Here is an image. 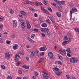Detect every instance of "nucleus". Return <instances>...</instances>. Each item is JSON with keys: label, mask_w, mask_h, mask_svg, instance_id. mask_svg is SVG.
I'll list each match as a JSON object with an SVG mask.
<instances>
[{"label": "nucleus", "mask_w": 79, "mask_h": 79, "mask_svg": "<svg viewBox=\"0 0 79 79\" xmlns=\"http://www.w3.org/2000/svg\"><path fill=\"white\" fill-rule=\"evenodd\" d=\"M1 66L2 69H5L6 68L5 66H4V65H2Z\"/></svg>", "instance_id": "nucleus-28"}, {"label": "nucleus", "mask_w": 79, "mask_h": 79, "mask_svg": "<svg viewBox=\"0 0 79 79\" xmlns=\"http://www.w3.org/2000/svg\"><path fill=\"white\" fill-rule=\"evenodd\" d=\"M37 4H38V5H42V3L40 2H37Z\"/></svg>", "instance_id": "nucleus-40"}, {"label": "nucleus", "mask_w": 79, "mask_h": 79, "mask_svg": "<svg viewBox=\"0 0 79 79\" xmlns=\"http://www.w3.org/2000/svg\"><path fill=\"white\" fill-rule=\"evenodd\" d=\"M58 72H56L55 73L56 74V75H57L58 76Z\"/></svg>", "instance_id": "nucleus-57"}, {"label": "nucleus", "mask_w": 79, "mask_h": 79, "mask_svg": "<svg viewBox=\"0 0 79 79\" xmlns=\"http://www.w3.org/2000/svg\"><path fill=\"white\" fill-rule=\"evenodd\" d=\"M35 36V35L34 34H32L31 35V38H32V39H33V38H34V37Z\"/></svg>", "instance_id": "nucleus-42"}, {"label": "nucleus", "mask_w": 79, "mask_h": 79, "mask_svg": "<svg viewBox=\"0 0 79 79\" xmlns=\"http://www.w3.org/2000/svg\"><path fill=\"white\" fill-rule=\"evenodd\" d=\"M28 40L30 41V42H32V40L29 37H28L27 38Z\"/></svg>", "instance_id": "nucleus-23"}, {"label": "nucleus", "mask_w": 79, "mask_h": 79, "mask_svg": "<svg viewBox=\"0 0 79 79\" xmlns=\"http://www.w3.org/2000/svg\"><path fill=\"white\" fill-rule=\"evenodd\" d=\"M18 72L19 74L22 73V71H21L20 70H18Z\"/></svg>", "instance_id": "nucleus-44"}, {"label": "nucleus", "mask_w": 79, "mask_h": 79, "mask_svg": "<svg viewBox=\"0 0 79 79\" xmlns=\"http://www.w3.org/2000/svg\"><path fill=\"white\" fill-rule=\"evenodd\" d=\"M45 79H52L48 77H47Z\"/></svg>", "instance_id": "nucleus-64"}, {"label": "nucleus", "mask_w": 79, "mask_h": 79, "mask_svg": "<svg viewBox=\"0 0 79 79\" xmlns=\"http://www.w3.org/2000/svg\"><path fill=\"white\" fill-rule=\"evenodd\" d=\"M19 55V54H17L15 55V56L16 57H17Z\"/></svg>", "instance_id": "nucleus-61"}, {"label": "nucleus", "mask_w": 79, "mask_h": 79, "mask_svg": "<svg viewBox=\"0 0 79 79\" xmlns=\"http://www.w3.org/2000/svg\"><path fill=\"white\" fill-rule=\"evenodd\" d=\"M21 14L22 15H23V16H26L27 15V14L24 12V11H22L20 12Z\"/></svg>", "instance_id": "nucleus-12"}, {"label": "nucleus", "mask_w": 79, "mask_h": 79, "mask_svg": "<svg viewBox=\"0 0 79 79\" xmlns=\"http://www.w3.org/2000/svg\"><path fill=\"white\" fill-rule=\"evenodd\" d=\"M31 54L33 56H34V55H35V52H34V51L31 52Z\"/></svg>", "instance_id": "nucleus-34"}, {"label": "nucleus", "mask_w": 79, "mask_h": 79, "mask_svg": "<svg viewBox=\"0 0 79 79\" xmlns=\"http://www.w3.org/2000/svg\"><path fill=\"white\" fill-rule=\"evenodd\" d=\"M41 35L43 37H45V35L44 34V33H42Z\"/></svg>", "instance_id": "nucleus-53"}, {"label": "nucleus", "mask_w": 79, "mask_h": 79, "mask_svg": "<svg viewBox=\"0 0 79 79\" xmlns=\"http://www.w3.org/2000/svg\"><path fill=\"white\" fill-rule=\"evenodd\" d=\"M46 21L47 22V23H48L49 24L51 23V22H50V20L49 19H47L46 20Z\"/></svg>", "instance_id": "nucleus-27"}, {"label": "nucleus", "mask_w": 79, "mask_h": 79, "mask_svg": "<svg viewBox=\"0 0 79 79\" xmlns=\"http://www.w3.org/2000/svg\"><path fill=\"white\" fill-rule=\"evenodd\" d=\"M63 74V73L62 72H59L58 73V76H61Z\"/></svg>", "instance_id": "nucleus-30"}, {"label": "nucleus", "mask_w": 79, "mask_h": 79, "mask_svg": "<svg viewBox=\"0 0 79 79\" xmlns=\"http://www.w3.org/2000/svg\"><path fill=\"white\" fill-rule=\"evenodd\" d=\"M33 31H34V32H39V30H38V29H37V28H35L33 29Z\"/></svg>", "instance_id": "nucleus-25"}, {"label": "nucleus", "mask_w": 79, "mask_h": 79, "mask_svg": "<svg viewBox=\"0 0 79 79\" xmlns=\"http://www.w3.org/2000/svg\"><path fill=\"white\" fill-rule=\"evenodd\" d=\"M34 16H35V17H37V14L36 13H35L34 14Z\"/></svg>", "instance_id": "nucleus-58"}, {"label": "nucleus", "mask_w": 79, "mask_h": 79, "mask_svg": "<svg viewBox=\"0 0 79 79\" xmlns=\"http://www.w3.org/2000/svg\"><path fill=\"white\" fill-rule=\"evenodd\" d=\"M17 25V22L16 21V20H14L13 22V27L15 28V27H16Z\"/></svg>", "instance_id": "nucleus-4"}, {"label": "nucleus", "mask_w": 79, "mask_h": 79, "mask_svg": "<svg viewBox=\"0 0 79 79\" xmlns=\"http://www.w3.org/2000/svg\"><path fill=\"white\" fill-rule=\"evenodd\" d=\"M70 61L73 63H77L79 61V60L73 57L70 59Z\"/></svg>", "instance_id": "nucleus-1"}, {"label": "nucleus", "mask_w": 79, "mask_h": 79, "mask_svg": "<svg viewBox=\"0 0 79 79\" xmlns=\"http://www.w3.org/2000/svg\"><path fill=\"white\" fill-rule=\"evenodd\" d=\"M44 32H45L46 33H48L49 32V29H48V28H46L44 29Z\"/></svg>", "instance_id": "nucleus-11"}, {"label": "nucleus", "mask_w": 79, "mask_h": 79, "mask_svg": "<svg viewBox=\"0 0 79 79\" xmlns=\"http://www.w3.org/2000/svg\"><path fill=\"white\" fill-rule=\"evenodd\" d=\"M43 76L44 78H45L44 79H46L48 77L47 76L45 75V74H43Z\"/></svg>", "instance_id": "nucleus-24"}, {"label": "nucleus", "mask_w": 79, "mask_h": 79, "mask_svg": "<svg viewBox=\"0 0 79 79\" xmlns=\"http://www.w3.org/2000/svg\"><path fill=\"white\" fill-rule=\"evenodd\" d=\"M44 52H42V53H41V54H40V56H41V55L42 56H44Z\"/></svg>", "instance_id": "nucleus-46"}, {"label": "nucleus", "mask_w": 79, "mask_h": 79, "mask_svg": "<svg viewBox=\"0 0 79 79\" xmlns=\"http://www.w3.org/2000/svg\"><path fill=\"white\" fill-rule=\"evenodd\" d=\"M21 25L23 26L24 27H26V24L24 23H22V24H21Z\"/></svg>", "instance_id": "nucleus-31"}, {"label": "nucleus", "mask_w": 79, "mask_h": 79, "mask_svg": "<svg viewBox=\"0 0 79 79\" xmlns=\"http://www.w3.org/2000/svg\"><path fill=\"white\" fill-rule=\"evenodd\" d=\"M6 44H10V43H11V42L10 41H8L7 42H6Z\"/></svg>", "instance_id": "nucleus-49"}, {"label": "nucleus", "mask_w": 79, "mask_h": 79, "mask_svg": "<svg viewBox=\"0 0 79 79\" xmlns=\"http://www.w3.org/2000/svg\"><path fill=\"white\" fill-rule=\"evenodd\" d=\"M72 34H71L69 33H67V35H68L69 36V37H71V35H72Z\"/></svg>", "instance_id": "nucleus-35"}, {"label": "nucleus", "mask_w": 79, "mask_h": 79, "mask_svg": "<svg viewBox=\"0 0 79 79\" xmlns=\"http://www.w3.org/2000/svg\"><path fill=\"white\" fill-rule=\"evenodd\" d=\"M5 58L6 59H7V58H9L10 56V55L9 54V53H8L7 52H6L5 54Z\"/></svg>", "instance_id": "nucleus-5"}, {"label": "nucleus", "mask_w": 79, "mask_h": 79, "mask_svg": "<svg viewBox=\"0 0 79 79\" xmlns=\"http://www.w3.org/2000/svg\"><path fill=\"white\" fill-rule=\"evenodd\" d=\"M3 25L2 24H0V29H1L3 28Z\"/></svg>", "instance_id": "nucleus-39"}, {"label": "nucleus", "mask_w": 79, "mask_h": 79, "mask_svg": "<svg viewBox=\"0 0 79 79\" xmlns=\"http://www.w3.org/2000/svg\"><path fill=\"white\" fill-rule=\"evenodd\" d=\"M53 69L54 70H55V71H60V69L58 68L55 67L53 68Z\"/></svg>", "instance_id": "nucleus-18"}, {"label": "nucleus", "mask_w": 79, "mask_h": 79, "mask_svg": "<svg viewBox=\"0 0 79 79\" xmlns=\"http://www.w3.org/2000/svg\"><path fill=\"white\" fill-rule=\"evenodd\" d=\"M39 51L38 50H36V51H35V53H36V54H38V53H39Z\"/></svg>", "instance_id": "nucleus-43"}, {"label": "nucleus", "mask_w": 79, "mask_h": 79, "mask_svg": "<svg viewBox=\"0 0 79 79\" xmlns=\"http://www.w3.org/2000/svg\"><path fill=\"white\" fill-rule=\"evenodd\" d=\"M58 64H60V65H62V64L60 61H58Z\"/></svg>", "instance_id": "nucleus-50"}, {"label": "nucleus", "mask_w": 79, "mask_h": 79, "mask_svg": "<svg viewBox=\"0 0 79 79\" xmlns=\"http://www.w3.org/2000/svg\"><path fill=\"white\" fill-rule=\"evenodd\" d=\"M41 9L43 10V11H44V13H46V14H47V13L49 14V13H48V12L47 11V10H46L45 9L43 8V7H41Z\"/></svg>", "instance_id": "nucleus-10"}, {"label": "nucleus", "mask_w": 79, "mask_h": 79, "mask_svg": "<svg viewBox=\"0 0 79 79\" xmlns=\"http://www.w3.org/2000/svg\"><path fill=\"white\" fill-rule=\"evenodd\" d=\"M77 11V10L76 9V8H73L72 9V10L70 11V13L71 15V17H72V13H73V11H74V12H76Z\"/></svg>", "instance_id": "nucleus-2"}, {"label": "nucleus", "mask_w": 79, "mask_h": 79, "mask_svg": "<svg viewBox=\"0 0 79 79\" xmlns=\"http://www.w3.org/2000/svg\"><path fill=\"white\" fill-rule=\"evenodd\" d=\"M44 3L45 5H48V2L45 1V0H44Z\"/></svg>", "instance_id": "nucleus-21"}, {"label": "nucleus", "mask_w": 79, "mask_h": 79, "mask_svg": "<svg viewBox=\"0 0 79 79\" xmlns=\"http://www.w3.org/2000/svg\"><path fill=\"white\" fill-rule=\"evenodd\" d=\"M64 39L65 40H68V37H67L66 36H65L64 37Z\"/></svg>", "instance_id": "nucleus-37"}, {"label": "nucleus", "mask_w": 79, "mask_h": 79, "mask_svg": "<svg viewBox=\"0 0 79 79\" xmlns=\"http://www.w3.org/2000/svg\"><path fill=\"white\" fill-rule=\"evenodd\" d=\"M74 30L75 31H77V32H79V28H75V29H74Z\"/></svg>", "instance_id": "nucleus-20"}, {"label": "nucleus", "mask_w": 79, "mask_h": 79, "mask_svg": "<svg viewBox=\"0 0 79 79\" xmlns=\"http://www.w3.org/2000/svg\"><path fill=\"white\" fill-rule=\"evenodd\" d=\"M27 29H31V25H30V24L29 23H27Z\"/></svg>", "instance_id": "nucleus-17"}, {"label": "nucleus", "mask_w": 79, "mask_h": 79, "mask_svg": "<svg viewBox=\"0 0 79 79\" xmlns=\"http://www.w3.org/2000/svg\"><path fill=\"white\" fill-rule=\"evenodd\" d=\"M40 21L41 22V23H42L43 22V21H42V19H39Z\"/></svg>", "instance_id": "nucleus-62"}, {"label": "nucleus", "mask_w": 79, "mask_h": 79, "mask_svg": "<svg viewBox=\"0 0 79 79\" xmlns=\"http://www.w3.org/2000/svg\"><path fill=\"white\" fill-rule=\"evenodd\" d=\"M10 37L11 38H15V35H11Z\"/></svg>", "instance_id": "nucleus-45"}, {"label": "nucleus", "mask_w": 79, "mask_h": 79, "mask_svg": "<svg viewBox=\"0 0 79 79\" xmlns=\"http://www.w3.org/2000/svg\"><path fill=\"white\" fill-rule=\"evenodd\" d=\"M20 22V23H23V20H21V19H20L19 20Z\"/></svg>", "instance_id": "nucleus-60"}, {"label": "nucleus", "mask_w": 79, "mask_h": 79, "mask_svg": "<svg viewBox=\"0 0 79 79\" xmlns=\"http://www.w3.org/2000/svg\"><path fill=\"white\" fill-rule=\"evenodd\" d=\"M48 55L51 59H53V54L51 52H49L48 53Z\"/></svg>", "instance_id": "nucleus-3"}, {"label": "nucleus", "mask_w": 79, "mask_h": 79, "mask_svg": "<svg viewBox=\"0 0 79 79\" xmlns=\"http://www.w3.org/2000/svg\"><path fill=\"white\" fill-rule=\"evenodd\" d=\"M58 58L59 59H60V60H61V58H61V56L58 57Z\"/></svg>", "instance_id": "nucleus-63"}, {"label": "nucleus", "mask_w": 79, "mask_h": 79, "mask_svg": "<svg viewBox=\"0 0 79 79\" xmlns=\"http://www.w3.org/2000/svg\"><path fill=\"white\" fill-rule=\"evenodd\" d=\"M26 3L27 4H28V5H31V3L32 2L28 1H26Z\"/></svg>", "instance_id": "nucleus-38"}, {"label": "nucleus", "mask_w": 79, "mask_h": 79, "mask_svg": "<svg viewBox=\"0 0 79 79\" xmlns=\"http://www.w3.org/2000/svg\"><path fill=\"white\" fill-rule=\"evenodd\" d=\"M45 50V48L44 47H41L40 48V51H44V50Z\"/></svg>", "instance_id": "nucleus-16"}, {"label": "nucleus", "mask_w": 79, "mask_h": 79, "mask_svg": "<svg viewBox=\"0 0 79 79\" xmlns=\"http://www.w3.org/2000/svg\"><path fill=\"white\" fill-rule=\"evenodd\" d=\"M3 40L2 39H0V43H3Z\"/></svg>", "instance_id": "nucleus-54"}, {"label": "nucleus", "mask_w": 79, "mask_h": 79, "mask_svg": "<svg viewBox=\"0 0 79 79\" xmlns=\"http://www.w3.org/2000/svg\"><path fill=\"white\" fill-rule=\"evenodd\" d=\"M48 10H49V11H50L51 13H52V10L51 8L49 7L48 8Z\"/></svg>", "instance_id": "nucleus-36"}, {"label": "nucleus", "mask_w": 79, "mask_h": 79, "mask_svg": "<svg viewBox=\"0 0 79 79\" xmlns=\"http://www.w3.org/2000/svg\"><path fill=\"white\" fill-rule=\"evenodd\" d=\"M7 79H12V78H11V77L9 76L7 77Z\"/></svg>", "instance_id": "nucleus-47"}, {"label": "nucleus", "mask_w": 79, "mask_h": 79, "mask_svg": "<svg viewBox=\"0 0 79 79\" xmlns=\"http://www.w3.org/2000/svg\"><path fill=\"white\" fill-rule=\"evenodd\" d=\"M19 54H20V55H22L24 54V53H23V52H19Z\"/></svg>", "instance_id": "nucleus-59"}, {"label": "nucleus", "mask_w": 79, "mask_h": 79, "mask_svg": "<svg viewBox=\"0 0 79 79\" xmlns=\"http://www.w3.org/2000/svg\"><path fill=\"white\" fill-rule=\"evenodd\" d=\"M61 6V4H60L59 6V10L61 12V11H63V8H62V6Z\"/></svg>", "instance_id": "nucleus-7"}, {"label": "nucleus", "mask_w": 79, "mask_h": 79, "mask_svg": "<svg viewBox=\"0 0 79 79\" xmlns=\"http://www.w3.org/2000/svg\"><path fill=\"white\" fill-rule=\"evenodd\" d=\"M59 52H60V54H61V55H64V54H65L66 53L65 50L62 51V50H59Z\"/></svg>", "instance_id": "nucleus-6"}, {"label": "nucleus", "mask_w": 79, "mask_h": 79, "mask_svg": "<svg viewBox=\"0 0 79 79\" xmlns=\"http://www.w3.org/2000/svg\"><path fill=\"white\" fill-rule=\"evenodd\" d=\"M67 55V56H69V57H70V56H71V55L69 53H68Z\"/></svg>", "instance_id": "nucleus-55"}, {"label": "nucleus", "mask_w": 79, "mask_h": 79, "mask_svg": "<svg viewBox=\"0 0 79 79\" xmlns=\"http://www.w3.org/2000/svg\"><path fill=\"white\" fill-rule=\"evenodd\" d=\"M53 5H54V6H55V7H56V8H57L58 7V6H56V4H55V3H53Z\"/></svg>", "instance_id": "nucleus-51"}, {"label": "nucleus", "mask_w": 79, "mask_h": 79, "mask_svg": "<svg viewBox=\"0 0 79 79\" xmlns=\"http://www.w3.org/2000/svg\"><path fill=\"white\" fill-rule=\"evenodd\" d=\"M50 19L51 21H52V22H53L54 23H55V19L54 18H53V17H51Z\"/></svg>", "instance_id": "nucleus-13"}, {"label": "nucleus", "mask_w": 79, "mask_h": 79, "mask_svg": "<svg viewBox=\"0 0 79 79\" xmlns=\"http://www.w3.org/2000/svg\"><path fill=\"white\" fill-rule=\"evenodd\" d=\"M10 14H13L14 13V11L12 10V9H10Z\"/></svg>", "instance_id": "nucleus-26"}, {"label": "nucleus", "mask_w": 79, "mask_h": 79, "mask_svg": "<svg viewBox=\"0 0 79 79\" xmlns=\"http://www.w3.org/2000/svg\"><path fill=\"white\" fill-rule=\"evenodd\" d=\"M23 68H25V69H29V66H26V65H23L22 66Z\"/></svg>", "instance_id": "nucleus-19"}, {"label": "nucleus", "mask_w": 79, "mask_h": 79, "mask_svg": "<svg viewBox=\"0 0 79 79\" xmlns=\"http://www.w3.org/2000/svg\"><path fill=\"white\" fill-rule=\"evenodd\" d=\"M67 42H68V41H64L63 42V44L64 45H65V44H67Z\"/></svg>", "instance_id": "nucleus-33"}, {"label": "nucleus", "mask_w": 79, "mask_h": 79, "mask_svg": "<svg viewBox=\"0 0 79 79\" xmlns=\"http://www.w3.org/2000/svg\"><path fill=\"white\" fill-rule=\"evenodd\" d=\"M44 60V59L43 58H41L39 60V61H38V63H41V62H42V61Z\"/></svg>", "instance_id": "nucleus-29"}, {"label": "nucleus", "mask_w": 79, "mask_h": 79, "mask_svg": "<svg viewBox=\"0 0 79 79\" xmlns=\"http://www.w3.org/2000/svg\"><path fill=\"white\" fill-rule=\"evenodd\" d=\"M61 3L62 5H65V1H62L61 2Z\"/></svg>", "instance_id": "nucleus-32"}, {"label": "nucleus", "mask_w": 79, "mask_h": 79, "mask_svg": "<svg viewBox=\"0 0 79 79\" xmlns=\"http://www.w3.org/2000/svg\"><path fill=\"white\" fill-rule=\"evenodd\" d=\"M66 77L67 78V79H69L70 78V77L68 75H66Z\"/></svg>", "instance_id": "nucleus-48"}, {"label": "nucleus", "mask_w": 79, "mask_h": 79, "mask_svg": "<svg viewBox=\"0 0 79 79\" xmlns=\"http://www.w3.org/2000/svg\"><path fill=\"white\" fill-rule=\"evenodd\" d=\"M19 17H20V18H23V16L22 15H19Z\"/></svg>", "instance_id": "nucleus-56"}, {"label": "nucleus", "mask_w": 79, "mask_h": 79, "mask_svg": "<svg viewBox=\"0 0 79 79\" xmlns=\"http://www.w3.org/2000/svg\"><path fill=\"white\" fill-rule=\"evenodd\" d=\"M41 26L43 27H47V24L46 23H42L41 24Z\"/></svg>", "instance_id": "nucleus-9"}, {"label": "nucleus", "mask_w": 79, "mask_h": 79, "mask_svg": "<svg viewBox=\"0 0 79 79\" xmlns=\"http://www.w3.org/2000/svg\"><path fill=\"white\" fill-rule=\"evenodd\" d=\"M15 60L16 61H19V58H18V57H17L15 56Z\"/></svg>", "instance_id": "nucleus-22"}, {"label": "nucleus", "mask_w": 79, "mask_h": 79, "mask_svg": "<svg viewBox=\"0 0 79 79\" xmlns=\"http://www.w3.org/2000/svg\"><path fill=\"white\" fill-rule=\"evenodd\" d=\"M66 50L69 53H72V52L71 51V48H68L67 49H66Z\"/></svg>", "instance_id": "nucleus-8"}, {"label": "nucleus", "mask_w": 79, "mask_h": 79, "mask_svg": "<svg viewBox=\"0 0 79 79\" xmlns=\"http://www.w3.org/2000/svg\"><path fill=\"white\" fill-rule=\"evenodd\" d=\"M56 3H59V4H60V5H61V1H58Z\"/></svg>", "instance_id": "nucleus-52"}, {"label": "nucleus", "mask_w": 79, "mask_h": 79, "mask_svg": "<svg viewBox=\"0 0 79 79\" xmlns=\"http://www.w3.org/2000/svg\"><path fill=\"white\" fill-rule=\"evenodd\" d=\"M41 31L43 32H45V29H44V28H41Z\"/></svg>", "instance_id": "nucleus-41"}, {"label": "nucleus", "mask_w": 79, "mask_h": 79, "mask_svg": "<svg viewBox=\"0 0 79 79\" xmlns=\"http://www.w3.org/2000/svg\"><path fill=\"white\" fill-rule=\"evenodd\" d=\"M14 46L13 47V48L14 50H16L17 47H18V44H15Z\"/></svg>", "instance_id": "nucleus-15"}, {"label": "nucleus", "mask_w": 79, "mask_h": 79, "mask_svg": "<svg viewBox=\"0 0 79 79\" xmlns=\"http://www.w3.org/2000/svg\"><path fill=\"white\" fill-rule=\"evenodd\" d=\"M56 15L58 17H61V13H60V12H57L56 13Z\"/></svg>", "instance_id": "nucleus-14"}]
</instances>
